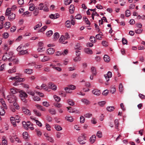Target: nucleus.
<instances>
[{"mask_svg": "<svg viewBox=\"0 0 145 145\" xmlns=\"http://www.w3.org/2000/svg\"><path fill=\"white\" fill-rule=\"evenodd\" d=\"M10 9L7 8L6 10L5 16L8 17V20L10 21L13 20L15 17V14L10 12Z\"/></svg>", "mask_w": 145, "mask_h": 145, "instance_id": "obj_1", "label": "nucleus"}, {"mask_svg": "<svg viewBox=\"0 0 145 145\" xmlns=\"http://www.w3.org/2000/svg\"><path fill=\"white\" fill-rule=\"evenodd\" d=\"M77 141L79 143L81 144H83L86 143V136L84 134H82L79 136L77 139Z\"/></svg>", "mask_w": 145, "mask_h": 145, "instance_id": "obj_2", "label": "nucleus"}, {"mask_svg": "<svg viewBox=\"0 0 145 145\" xmlns=\"http://www.w3.org/2000/svg\"><path fill=\"white\" fill-rule=\"evenodd\" d=\"M6 99L10 103L14 102V101H17V97L13 94H10L7 95Z\"/></svg>", "mask_w": 145, "mask_h": 145, "instance_id": "obj_3", "label": "nucleus"}, {"mask_svg": "<svg viewBox=\"0 0 145 145\" xmlns=\"http://www.w3.org/2000/svg\"><path fill=\"white\" fill-rule=\"evenodd\" d=\"M20 117L18 115H16L15 117H11L10 118L11 123L14 127H15L17 125L16 124L15 120L19 119Z\"/></svg>", "mask_w": 145, "mask_h": 145, "instance_id": "obj_4", "label": "nucleus"}, {"mask_svg": "<svg viewBox=\"0 0 145 145\" xmlns=\"http://www.w3.org/2000/svg\"><path fill=\"white\" fill-rule=\"evenodd\" d=\"M67 40V39L65 38L64 35H62L60 37L59 41L61 43L65 44L68 42Z\"/></svg>", "mask_w": 145, "mask_h": 145, "instance_id": "obj_5", "label": "nucleus"}, {"mask_svg": "<svg viewBox=\"0 0 145 145\" xmlns=\"http://www.w3.org/2000/svg\"><path fill=\"white\" fill-rule=\"evenodd\" d=\"M38 8L40 10H43L45 11H48V9L46 6L45 5H44V4L42 3L40 4Z\"/></svg>", "mask_w": 145, "mask_h": 145, "instance_id": "obj_6", "label": "nucleus"}, {"mask_svg": "<svg viewBox=\"0 0 145 145\" xmlns=\"http://www.w3.org/2000/svg\"><path fill=\"white\" fill-rule=\"evenodd\" d=\"M9 61H13V63L15 64H17L19 62L18 59L13 56L11 57V58L9 59Z\"/></svg>", "mask_w": 145, "mask_h": 145, "instance_id": "obj_7", "label": "nucleus"}, {"mask_svg": "<svg viewBox=\"0 0 145 145\" xmlns=\"http://www.w3.org/2000/svg\"><path fill=\"white\" fill-rule=\"evenodd\" d=\"M104 76L106 79H107L108 81H109L110 78H111L112 76V72L110 71H108L107 74H105Z\"/></svg>", "mask_w": 145, "mask_h": 145, "instance_id": "obj_8", "label": "nucleus"}, {"mask_svg": "<svg viewBox=\"0 0 145 145\" xmlns=\"http://www.w3.org/2000/svg\"><path fill=\"white\" fill-rule=\"evenodd\" d=\"M55 50L53 48H50L47 50V53L49 55H52L55 52Z\"/></svg>", "mask_w": 145, "mask_h": 145, "instance_id": "obj_9", "label": "nucleus"}, {"mask_svg": "<svg viewBox=\"0 0 145 145\" xmlns=\"http://www.w3.org/2000/svg\"><path fill=\"white\" fill-rule=\"evenodd\" d=\"M39 59H41V61L44 62L48 61L50 59V58L48 56H43V58L42 57H40Z\"/></svg>", "mask_w": 145, "mask_h": 145, "instance_id": "obj_10", "label": "nucleus"}, {"mask_svg": "<svg viewBox=\"0 0 145 145\" xmlns=\"http://www.w3.org/2000/svg\"><path fill=\"white\" fill-rule=\"evenodd\" d=\"M20 93L19 96L20 97H27L28 95L23 90H21L19 91Z\"/></svg>", "mask_w": 145, "mask_h": 145, "instance_id": "obj_11", "label": "nucleus"}, {"mask_svg": "<svg viewBox=\"0 0 145 145\" xmlns=\"http://www.w3.org/2000/svg\"><path fill=\"white\" fill-rule=\"evenodd\" d=\"M22 109L23 112L25 114L28 115H30L31 114L30 111L29 110L24 107H22Z\"/></svg>", "mask_w": 145, "mask_h": 145, "instance_id": "obj_12", "label": "nucleus"}, {"mask_svg": "<svg viewBox=\"0 0 145 145\" xmlns=\"http://www.w3.org/2000/svg\"><path fill=\"white\" fill-rule=\"evenodd\" d=\"M48 87L54 90H56L57 89V87L54 84L50 83L48 84Z\"/></svg>", "mask_w": 145, "mask_h": 145, "instance_id": "obj_13", "label": "nucleus"}, {"mask_svg": "<svg viewBox=\"0 0 145 145\" xmlns=\"http://www.w3.org/2000/svg\"><path fill=\"white\" fill-rule=\"evenodd\" d=\"M84 52L88 54L91 55L92 54L93 52L91 49L88 48H86L84 49Z\"/></svg>", "mask_w": 145, "mask_h": 145, "instance_id": "obj_14", "label": "nucleus"}, {"mask_svg": "<svg viewBox=\"0 0 145 145\" xmlns=\"http://www.w3.org/2000/svg\"><path fill=\"white\" fill-rule=\"evenodd\" d=\"M91 71L92 74L94 76H95L97 74V72L96 68L93 66H92L91 68Z\"/></svg>", "mask_w": 145, "mask_h": 145, "instance_id": "obj_15", "label": "nucleus"}, {"mask_svg": "<svg viewBox=\"0 0 145 145\" xmlns=\"http://www.w3.org/2000/svg\"><path fill=\"white\" fill-rule=\"evenodd\" d=\"M92 93L95 95H99L101 94V92L100 90L95 89L92 91Z\"/></svg>", "mask_w": 145, "mask_h": 145, "instance_id": "obj_16", "label": "nucleus"}, {"mask_svg": "<svg viewBox=\"0 0 145 145\" xmlns=\"http://www.w3.org/2000/svg\"><path fill=\"white\" fill-rule=\"evenodd\" d=\"M119 124V120L117 119H116L114 121V125L115 128L117 129L118 131H119V129L118 128V126Z\"/></svg>", "mask_w": 145, "mask_h": 145, "instance_id": "obj_17", "label": "nucleus"}, {"mask_svg": "<svg viewBox=\"0 0 145 145\" xmlns=\"http://www.w3.org/2000/svg\"><path fill=\"white\" fill-rule=\"evenodd\" d=\"M0 102L5 109H7V107L6 105L5 102L3 99H0Z\"/></svg>", "mask_w": 145, "mask_h": 145, "instance_id": "obj_18", "label": "nucleus"}, {"mask_svg": "<svg viewBox=\"0 0 145 145\" xmlns=\"http://www.w3.org/2000/svg\"><path fill=\"white\" fill-rule=\"evenodd\" d=\"M119 91L121 93H123L124 89L122 83H120L119 86Z\"/></svg>", "mask_w": 145, "mask_h": 145, "instance_id": "obj_19", "label": "nucleus"}, {"mask_svg": "<svg viewBox=\"0 0 145 145\" xmlns=\"http://www.w3.org/2000/svg\"><path fill=\"white\" fill-rule=\"evenodd\" d=\"M96 140V136L95 135H92L90 138L89 141L92 144L94 143Z\"/></svg>", "mask_w": 145, "mask_h": 145, "instance_id": "obj_20", "label": "nucleus"}, {"mask_svg": "<svg viewBox=\"0 0 145 145\" xmlns=\"http://www.w3.org/2000/svg\"><path fill=\"white\" fill-rule=\"evenodd\" d=\"M81 101L86 105H88L90 103V102L86 99H82L81 100Z\"/></svg>", "mask_w": 145, "mask_h": 145, "instance_id": "obj_21", "label": "nucleus"}, {"mask_svg": "<svg viewBox=\"0 0 145 145\" xmlns=\"http://www.w3.org/2000/svg\"><path fill=\"white\" fill-rule=\"evenodd\" d=\"M37 108L42 111H44L46 110V109L43 108L42 106L39 105L37 104L35 105Z\"/></svg>", "mask_w": 145, "mask_h": 145, "instance_id": "obj_22", "label": "nucleus"}, {"mask_svg": "<svg viewBox=\"0 0 145 145\" xmlns=\"http://www.w3.org/2000/svg\"><path fill=\"white\" fill-rule=\"evenodd\" d=\"M65 119L67 121L70 122H72L74 120V118L72 116H66L65 117Z\"/></svg>", "mask_w": 145, "mask_h": 145, "instance_id": "obj_23", "label": "nucleus"}, {"mask_svg": "<svg viewBox=\"0 0 145 145\" xmlns=\"http://www.w3.org/2000/svg\"><path fill=\"white\" fill-rule=\"evenodd\" d=\"M5 55H6V57L7 59L9 60V59L11 58V56H13V53L12 52H10L8 53H6L5 54Z\"/></svg>", "mask_w": 145, "mask_h": 145, "instance_id": "obj_24", "label": "nucleus"}, {"mask_svg": "<svg viewBox=\"0 0 145 145\" xmlns=\"http://www.w3.org/2000/svg\"><path fill=\"white\" fill-rule=\"evenodd\" d=\"M74 5H71L70 6L69 8V11L71 14L74 13Z\"/></svg>", "mask_w": 145, "mask_h": 145, "instance_id": "obj_25", "label": "nucleus"}, {"mask_svg": "<svg viewBox=\"0 0 145 145\" xmlns=\"http://www.w3.org/2000/svg\"><path fill=\"white\" fill-rule=\"evenodd\" d=\"M49 112L52 115H55L56 114V110L54 108H50L48 110Z\"/></svg>", "mask_w": 145, "mask_h": 145, "instance_id": "obj_26", "label": "nucleus"}, {"mask_svg": "<svg viewBox=\"0 0 145 145\" xmlns=\"http://www.w3.org/2000/svg\"><path fill=\"white\" fill-rule=\"evenodd\" d=\"M10 92L12 94H15L17 93L18 92L17 89L14 88H10Z\"/></svg>", "mask_w": 145, "mask_h": 145, "instance_id": "obj_27", "label": "nucleus"}, {"mask_svg": "<svg viewBox=\"0 0 145 145\" xmlns=\"http://www.w3.org/2000/svg\"><path fill=\"white\" fill-rule=\"evenodd\" d=\"M5 112L2 106H0V115L3 116L5 114Z\"/></svg>", "mask_w": 145, "mask_h": 145, "instance_id": "obj_28", "label": "nucleus"}, {"mask_svg": "<svg viewBox=\"0 0 145 145\" xmlns=\"http://www.w3.org/2000/svg\"><path fill=\"white\" fill-rule=\"evenodd\" d=\"M42 24L41 22H39V24L36 25L34 27V29L35 30H37L39 28L41 27Z\"/></svg>", "mask_w": 145, "mask_h": 145, "instance_id": "obj_29", "label": "nucleus"}, {"mask_svg": "<svg viewBox=\"0 0 145 145\" xmlns=\"http://www.w3.org/2000/svg\"><path fill=\"white\" fill-rule=\"evenodd\" d=\"M24 72L27 74H31L33 72V70L31 69H26L25 70Z\"/></svg>", "mask_w": 145, "mask_h": 145, "instance_id": "obj_30", "label": "nucleus"}, {"mask_svg": "<svg viewBox=\"0 0 145 145\" xmlns=\"http://www.w3.org/2000/svg\"><path fill=\"white\" fill-rule=\"evenodd\" d=\"M115 108L113 106H108L106 108L108 112H111L114 110Z\"/></svg>", "mask_w": 145, "mask_h": 145, "instance_id": "obj_31", "label": "nucleus"}, {"mask_svg": "<svg viewBox=\"0 0 145 145\" xmlns=\"http://www.w3.org/2000/svg\"><path fill=\"white\" fill-rule=\"evenodd\" d=\"M103 58L105 61L107 62H109L110 60V57L106 55H105Z\"/></svg>", "mask_w": 145, "mask_h": 145, "instance_id": "obj_32", "label": "nucleus"}, {"mask_svg": "<svg viewBox=\"0 0 145 145\" xmlns=\"http://www.w3.org/2000/svg\"><path fill=\"white\" fill-rule=\"evenodd\" d=\"M65 26L67 28H70L71 25L70 23V21L69 20L67 21L65 24Z\"/></svg>", "mask_w": 145, "mask_h": 145, "instance_id": "obj_33", "label": "nucleus"}, {"mask_svg": "<svg viewBox=\"0 0 145 145\" xmlns=\"http://www.w3.org/2000/svg\"><path fill=\"white\" fill-rule=\"evenodd\" d=\"M110 92L112 94L114 93L116 91V88L115 86H111L110 89Z\"/></svg>", "mask_w": 145, "mask_h": 145, "instance_id": "obj_34", "label": "nucleus"}, {"mask_svg": "<svg viewBox=\"0 0 145 145\" xmlns=\"http://www.w3.org/2000/svg\"><path fill=\"white\" fill-rule=\"evenodd\" d=\"M35 131L37 133V135L39 137H40L42 135V133L39 129H36Z\"/></svg>", "mask_w": 145, "mask_h": 145, "instance_id": "obj_35", "label": "nucleus"}, {"mask_svg": "<svg viewBox=\"0 0 145 145\" xmlns=\"http://www.w3.org/2000/svg\"><path fill=\"white\" fill-rule=\"evenodd\" d=\"M59 37V34L57 32L54 33L53 38L55 40H57Z\"/></svg>", "mask_w": 145, "mask_h": 145, "instance_id": "obj_36", "label": "nucleus"}, {"mask_svg": "<svg viewBox=\"0 0 145 145\" xmlns=\"http://www.w3.org/2000/svg\"><path fill=\"white\" fill-rule=\"evenodd\" d=\"M68 103L70 105L73 106L74 105V102L71 99H69L67 100Z\"/></svg>", "mask_w": 145, "mask_h": 145, "instance_id": "obj_37", "label": "nucleus"}, {"mask_svg": "<svg viewBox=\"0 0 145 145\" xmlns=\"http://www.w3.org/2000/svg\"><path fill=\"white\" fill-rule=\"evenodd\" d=\"M33 112L37 116L40 117L41 116V114L40 112L36 110H34Z\"/></svg>", "mask_w": 145, "mask_h": 145, "instance_id": "obj_38", "label": "nucleus"}, {"mask_svg": "<svg viewBox=\"0 0 145 145\" xmlns=\"http://www.w3.org/2000/svg\"><path fill=\"white\" fill-rule=\"evenodd\" d=\"M22 124L24 127L26 129H27V127L30 126V124H28L25 121L22 122Z\"/></svg>", "mask_w": 145, "mask_h": 145, "instance_id": "obj_39", "label": "nucleus"}, {"mask_svg": "<svg viewBox=\"0 0 145 145\" xmlns=\"http://www.w3.org/2000/svg\"><path fill=\"white\" fill-rule=\"evenodd\" d=\"M83 18L84 19L86 24L89 26L90 24V23L88 19L86 17H83Z\"/></svg>", "mask_w": 145, "mask_h": 145, "instance_id": "obj_40", "label": "nucleus"}, {"mask_svg": "<svg viewBox=\"0 0 145 145\" xmlns=\"http://www.w3.org/2000/svg\"><path fill=\"white\" fill-rule=\"evenodd\" d=\"M17 101H14L13 102V106H15V108L17 109H19V106L17 103Z\"/></svg>", "mask_w": 145, "mask_h": 145, "instance_id": "obj_41", "label": "nucleus"}, {"mask_svg": "<svg viewBox=\"0 0 145 145\" xmlns=\"http://www.w3.org/2000/svg\"><path fill=\"white\" fill-rule=\"evenodd\" d=\"M22 135L23 137V138L24 139H26L28 138V135L27 132H24L23 133Z\"/></svg>", "mask_w": 145, "mask_h": 145, "instance_id": "obj_42", "label": "nucleus"}, {"mask_svg": "<svg viewBox=\"0 0 145 145\" xmlns=\"http://www.w3.org/2000/svg\"><path fill=\"white\" fill-rule=\"evenodd\" d=\"M31 65L34 66V67L36 68H40L42 67V66L41 65H36L35 64V63H32Z\"/></svg>", "mask_w": 145, "mask_h": 145, "instance_id": "obj_43", "label": "nucleus"}, {"mask_svg": "<svg viewBox=\"0 0 145 145\" xmlns=\"http://www.w3.org/2000/svg\"><path fill=\"white\" fill-rule=\"evenodd\" d=\"M90 40L92 43L95 42L96 41V39L95 37L92 36L90 37Z\"/></svg>", "mask_w": 145, "mask_h": 145, "instance_id": "obj_44", "label": "nucleus"}, {"mask_svg": "<svg viewBox=\"0 0 145 145\" xmlns=\"http://www.w3.org/2000/svg\"><path fill=\"white\" fill-rule=\"evenodd\" d=\"M75 48L77 50H80L82 49V47L79 44H77L75 46Z\"/></svg>", "mask_w": 145, "mask_h": 145, "instance_id": "obj_45", "label": "nucleus"}, {"mask_svg": "<svg viewBox=\"0 0 145 145\" xmlns=\"http://www.w3.org/2000/svg\"><path fill=\"white\" fill-rule=\"evenodd\" d=\"M53 97L56 101L57 102H59L60 101V98L59 97L57 96L56 95H54Z\"/></svg>", "mask_w": 145, "mask_h": 145, "instance_id": "obj_46", "label": "nucleus"}, {"mask_svg": "<svg viewBox=\"0 0 145 145\" xmlns=\"http://www.w3.org/2000/svg\"><path fill=\"white\" fill-rule=\"evenodd\" d=\"M55 128L57 131H60L62 130V128L60 125H55Z\"/></svg>", "mask_w": 145, "mask_h": 145, "instance_id": "obj_47", "label": "nucleus"}, {"mask_svg": "<svg viewBox=\"0 0 145 145\" xmlns=\"http://www.w3.org/2000/svg\"><path fill=\"white\" fill-rule=\"evenodd\" d=\"M5 25L6 28L8 29L10 27V24L9 22H6L5 23Z\"/></svg>", "mask_w": 145, "mask_h": 145, "instance_id": "obj_48", "label": "nucleus"}, {"mask_svg": "<svg viewBox=\"0 0 145 145\" xmlns=\"http://www.w3.org/2000/svg\"><path fill=\"white\" fill-rule=\"evenodd\" d=\"M101 36H103V35H102V34H97L96 35L95 37L97 39L101 40L102 38V37Z\"/></svg>", "mask_w": 145, "mask_h": 145, "instance_id": "obj_49", "label": "nucleus"}, {"mask_svg": "<svg viewBox=\"0 0 145 145\" xmlns=\"http://www.w3.org/2000/svg\"><path fill=\"white\" fill-rule=\"evenodd\" d=\"M106 103V102L103 101H101L98 102V104L100 106H103Z\"/></svg>", "mask_w": 145, "mask_h": 145, "instance_id": "obj_50", "label": "nucleus"}, {"mask_svg": "<svg viewBox=\"0 0 145 145\" xmlns=\"http://www.w3.org/2000/svg\"><path fill=\"white\" fill-rule=\"evenodd\" d=\"M37 50L39 52H42L45 50V48L43 47H39Z\"/></svg>", "mask_w": 145, "mask_h": 145, "instance_id": "obj_51", "label": "nucleus"}, {"mask_svg": "<svg viewBox=\"0 0 145 145\" xmlns=\"http://www.w3.org/2000/svg\"><path fill=\"white\" fill-rule=\"evenodd\" d=\"M16 70L15 67H14L11 69H10L8 70V72L10 73H12L16 72Z\"/></svg>", "mask_w": 145, "mask_h": 145, "instance_id": "obj_52", "label": "nucleus"}, {"mask_svg": "<svg viewBox=\"0 0 145 145\" xmlns=\"http://www.w3.org/2000/svg\"><path fill=\"white\" fill-rule=\"evenodd\" d=\"M102 44L103 46L105 47L107 46L108 45V42L105 40H103L102 41Z\"/></svg>", "mask_w": 145, "mask_h": 145, "instance_id": "obj_53", "label": "nucleus"}, {"mask_svg": "<svg viewBox=\"0 0 145 145\" xmlns=\"http://www.w3.org/2000/svg\"><path fill=\"white\" fill-rule=\"evenodd\" d=\"M67 108L70 113H74L76 112L74 110L72 109V108L71 107H67Z\"/></svg>", "mask_w": 145, "mask_h": 145, "instance_id": "obj_54", "label": "nucleus"}, {"mask_svg": "<svg viewBox=\"0 0 145 145\" xmlns=\"http://www.w3.org/2000/svg\"><path fill=\"white\" fill-rule=\"evenodd\" d=\"M53 34V32L52 30H50L46 33V35L48 37H50Z\"/></svg>", "mask_w": 145, "mask_h": 145, "instance_id": "obj_55", "label": "nucleus"}, {"mask_svg": "<svg viewBox=\"0 0 145 145\" xmlns=\"http://www.w3.org/2000/svg\"><path fill=\"white\" fill-rule=\"evenodd\" d=\"M125 14L127 17L131 15L130 11L128 10H127L125 12Z\"/></svg>", "mask_w": 145, "mask_h": 145, "instance_id": "obj_56", "label": "nucleus"}, {"mask_svg": "<svg viewBox=\"0 0 145 145\" xmlns=\"http://www.w3.org/2000/svg\"><path fill=\"white\" fill-rule=\"evenodd\" d=\"M97 136L99 138H101L102 137V132L100 131H98L97 133Z\"/></svg>", "mask_w": 145, "mask_h": 145, "instance_id": "obj_57", "label": "nucleus"}, {"mask_svg": "<svg viewBox=\"0 0 145 145\" xmlns=\"http://www.w3.org/2000/svg\"><path fill=\"white\" fill-rule=\"evenodd\" d=\"M92 116V114L89 113L86 114L84 115L85 117L87 118H90Z\"/></svg>", "mask_w": 145, "mask_h": 145, "instance_id": "obj_58", "label": "nucleus"}, {"mask_svg": "<svg viewBox=\"0 0 145 145\" xmlns=\"http://www.w3.org/2000/svg\"><path fill=\"white\" fill-rule=\"evenodd\" d=\"M33 100L35 101H39L40 100V98L38 97L35 96L33 97Z\"/></svg>", "mask_w": 145, "mask_h": 145, "instance_id": "obj_59", "label": "nucleus"}, {"mask_svg": "<svg viewBox=\"0 0 145 145\" xmlns=\"http://www.w3.org/2000/svg\"><path fill=\"white\" fill-rule=\"evenodd\" d=\"M46 140L51 142L53 143L54 142V139L51 137H49L46 138Z\"/></svg>", "mask_w": 145, "mask_h": 145, "instance_id": "obj_60", "label": "nucleus"}, {"mask_svg": "<svg viewBox=\"0 0 145 145\" xmlns=\"http://www.w3.org/2000/svg\"><path fill=\"white\" fill-rule=\"evenodd\" d=\"M85 121L84 117L83 116H81L80 118V122L81 123H83Z\"/></svg>", "mask_w": 145, "mask_h": 145, "instance_id": "obj_61", "label": "nucleus"}, {"mask_svg": "<svg viewBox=\"0 0 145 145\" xmlns=\"http://www.w3.org/2000/svg\"><path fill=\"white\" fill-rule=\"evenodd\" d=\"M27 50H21L20 52H19V54L21 55H24L26 53H27Z\"/></svg>", "mask_w": 145, "mask_h": 145, "instance_id": "obj_62", "label": "nucleus"}, {"mask_svg": "<svg viewBox=\"0 0 145 145\" xmlns=\"http://www.w3.org/2000/svg\"><path fill=\"white\" fill-rule=\"evenodd\" d=\"M23 15L24 16H31V14L29 13V12L27 11L25 12L23 14Z\"/></svg>", "mask_w": 145, "mask_h": 145, "instance_id": "obj_63", "label": "nucleus"}, {"mask_svg": "<svg viewBox=\"0 0 145 145\" xmlns=\"http://www.w3.org/2000/svg\"><path fill=\"white\" fill-rule=\"evenodd\" d=\"M42 104L44 106L46 107H48L50 106V105L46 101L43 102L42 103Z\"/></svg>", "mask_w": 145, "mask_h": 145, "instance_id": "obj_64", "label": "nucleus"}]
</instances>
